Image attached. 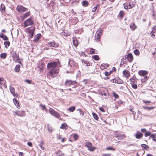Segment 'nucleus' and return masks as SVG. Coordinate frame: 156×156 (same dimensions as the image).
<instances>
[{"instance_id":"f704fd0d","label":"nucleus","mask_w":156,"mask_h":156,"mask_svg":"<svg viewBox=\"0 0 156 156\" xmlns=\"http://www.w3.org/2000/svg\"><path fill=\"white\" fill-rule=\"evenodd\" d=\"M20 65H16L15 68V71L16 72H19L20 70Z\"/></svg>"},{"instance_id":"7ed1b4c3","label":"nucleus","mask_w":156,"mask_h":156,"mask_svg":"<svg viewBox=\"0 0 156 156\" xmlns=\"http://www.w3.org/2000/svg\"><path fill=\"white\" fill-rule=\"evenodd\" d=\"M49 112L52 116L57 118L59 119L60 117V114L51 108H49Z\"/></svg>"},{"instance_id":"dca6fc26","label":"nucleus","mask_w":156,"mask_h":156,"mask_svg":"<svg viewBox=\"0 0 156 156\" xmlns=\"http://www.w3.org/2000/svg\"><path fill=\"white\" fill-rule=\"evenodd\" d=\"M10 92L14 96H16V97H18V94H15V89L13 87L10 86Z\"/></svg>"},{"instance_id":"052dcab7","label":"nucleus","mask_w":156,"mask_h":156,"mask_svg":"<svg viewBox=\"0 0 156 156\" xmlns=\"http://www.w3.org/2000/svg\"><path fill=\"white\" fill-rule=\"evenodd\" d=\"M113 96L114 97L116 98H118L119 96L118 94L115 93L114 92L113 93Z\"/></svg>"},{"instance_id":"f03ea898","label":"nucleus","mask_w":156,"mask_h":156,"mask_svg":"<svg viewBox=\"0 0 156 156\" xmlns=\"http://www.w3.org/2000/svg\"><path fill=\"white\" fill-rule=\"evenodd\" d=\"M23 24L24 27H26L27 26L33 25L34 21L32 20L31 18H29L24 21Z\"/></svg>"},{"instance_id":"69168bd1","label":"nucleus","mask_w":156,"mask_h":156,"mask_svg":"<svg viewBox=\"0 0 156 156\" xmlns=\"http://www.w3.org/2000/svg\"><path fill=\"white\" fill-rule=\"evenodd\" d=\"M124 13L122 11H120V15L122 17L124 15Z\"/></svg>"},{"instance_id":"a878e982","label":"nucleus","mask_w":156,"mask_h":156,"mask_svg":"<svg viewBox=\"0 0 156 156\" xmlns=\"http://www.w3.org/2000/svg\"><path fill=\"white\" fill-rule=\"evenodd\" d=\"M73 41L74 45L76 47L78 45V43L76 38V37H73Z\"/></svg>"},{"instance_id":"72a5a7b5","label":"nucleus","mask_w":156,"mask_h":156,"mask_svg":"<svg viewBox=\"0 0 156 156\" xmlns=\"http://www.w3.org/2000/svg\"><path fill=\"white\" fill-rule=\"evenodd\" d=\"M88 2L87 1H83L82 2V4L83 6L84 7H86L88 5Z\"/></svg>"},{"instance_id":"5fc2aeb1","label":"nucleus","mask_w":156,"mask_h":156,"mask_svg":"<svg viewBox=\"0 0 156 156\" xmlns=\"http://www.w3.org/2000/svg\"><path fill=\"white\" fill-rule=\"evenodd\" d=\"M155 33V32L153 30H152L150 34L151 36L153 38H154L155 36L154 34Z\"/></svg>"},{"instance_id":"c9c22d12","label":"nucleus","mask_w":156,"mask_h":156,"mask_svg":"<svg viewBox=\"0 0 156 156\" xmlns=\"http://www.w3.org/2000/svg\"><path fill=\"white\" fill-rule=\"evenodd\" d=\"M39 107L41 108V109L42 110H45L46 111L47 110V109L45 107V105H42L41 104L39 105Z\"/></svg>"},{"instance_id":"c85d7f7f","label":"nucleus","mask_w":156,"mask_h":156,"mask_svg":"<svg viewBox=\"0 0 156 156\" xmlns=\"http://www.w3.org/2000/svg\"><path fill=\"white\" fill-rule=\"evenodd\" d=\"M130 27L131 30H134L136 28V26L135 25L134 23H133L130 24Z\"/></svg>"},{"instance_id":"13d9d810","label":"nucleus","mask_w":156,"mask_h":156,"mask_svg":"<svg viewBox=\"0 0 156 156\" xmlns=\"http://www.w3.org/2000/svg\"><path fill=\"white\" fill-rule=\"evenodd\" d=\"M98 5H97L96 6L94 7L92 9V11L93 12H94L96 10L97 8V7L98 6Z\"/></svg>"},{"instance_id":"393cba45","label":"nucleus","mask_w":156,"mask_h":156,"mask_svg":"<svg viewBox=\"0 0 156 156\" xmlns=\"http://www.w3.org/2000/svg\"><path fill=\"white\" fill-rule=\"evenodd\" d=\"M152 138L153 140L156 142V134L154 133L151 134L150 136L149 139Z\"/></svg>"},{"instance_id":"b1692460","label":"nucleus","mask_w":156,"mask_h":156,"mask_svg":"<svg viewBox=\"0 0 156 156\" xmlns=\"http://www.w3.org/2000/svg\"><path fill=\"white\" fill-rule=\"evenodd\" d=\"M101 35V34H100L96 32L95 36V40L97 41H99L100 40V38Z\"/></svg>"},{"instance_id":"4c0bfd02","label":"nucleus","mask_w":156,"mask_h":156,"mask_svg":"<svg viewBox=\"0 0 156 156\" xmlns=\"http://www.w3.org/2000/svg\"><path fill=\"white\" fill-rule=\"evenodd\" d=\"M133 52H134V54L138 56L140 55V51L137 49H136Z\"/></svg>"},{"instance_id":"ea45409f","label":"nucleus","mask_w":156,"mask_h":156,"mask_svg":"<svg viewBox=\"0 0 156 156\" xmlns=\"http://www.w3.org/2000/svg\"><path fill=\"white\" fill-rule=\"evenodd\" d=\"M92 58L96 60H98L99 59V57L98 55H93Z\"/></svg>"},{"instance_id":"0e129e2a","label":"nucleus","mask_w":156,"mask_h":156,"mask_svg":"<svg viewBox=\"0 0 156 156\" xmlns=\"http://www.w3.org/2000/svg\"><path fill=\"white\" fill-rule=\"evenodd\" d=\"M62 137V136L60 135H57V138L58 140L60 139Z\"/></svg>"},{"instance_id":"58836bf2","label":"nucleus","mask_w":156,"mask_h":156,"mask_svg":"<svg viewBox=\"0 0 156 156\" xmlns=\"http://www.w3.org/2000/svg\"><path fill=\"white\" fill-rule=\"evenodd\" d=\"M7 56V54L5 53H2L0 55V57L3 59L6 58Z\"/></svg>"},{"instance_id":"cd10ccee","label":"nucleus","mask_w":156,"mask_h":156,"mask_svg":"<svg viewBox=\"0 0 156 156\" xmlns=\"http://www.w3.org/2000/svg\"><path fill=\"white\" fill-rule=\"evenodd\" d=\"M5 7L4 4H1L0 6V11L2 12L5 11Z\"/></svg>"},{"instance_id":"1a4fd4ad","label":"nucleus","mask_w":156,"mask_h":156,"mask_svg":"<svg viewBox=\"0 0 156 156\" xmlns=\"http://www.w3.org/2000/svg\"><path fill=\"white\" fill-rule=\"evenodd\" d=\"M46 45L49 47H53L55 48L58 47V44L55 41L48 42L46 43Z\"/></svg>"},{"instance_id":"79ce46f5","label":"nucleus","mask_w":156,"mask_h":156,"mask_svg":"<svg viewBox=\"0 0 156 156\" xmlns=\"http://www.w3.org/2000/svg\"><path fill=\"white\" fill-rule=\"evenodd\" d=\"M92 115H93L94 118V119H95V120H98V117L96 114H95L94 112H93L92 113Z\"/></svg>"},{"instance_id":"37998d69","label":"nucleus","mask_w":156,"mask_h":156,"mask_svg":"<svg viewBox=\"0 0 156 156\" xmlns=\"http://www.w3.org/2000/svg\"><path fill=\"white\" fill-rule=\"evenodd\" d=\"M0 83L1 85H3L4 87H5V81L3 80V78H2L1 81H0Z\"/></svg>"},{"instance_id":"bb28decb","label":"nucleus","mask_w":156,"mask_h":156,"mask_svg":"<svg viewBox=\"0 0 156 156\" xmlns=\"http://www.w3.org/2000/svg\"><path fill=\"white\" fill-rule=\"evenodd\" d=\"M30 12H29L25 13L22 16V20H23L24 19H25V18H27L28 16H29L30 15Z\"/></svg>"},{"instance_id":"2f4dec72","label":"nucleus","mask_w":156,"mask_h":156,"mask_svg":"<svg viewBox=\"0 0 156 156\" xmlns=\"http://www.w3.org/2000/svg\"><path fill=\"white\" fill-rule=\"evenodd\" d=\"M72 136H73V138L75 140H77L79 138L78 135L76 133L73 134L72 135Z\"/></svg>"},{"instance_id":"5701e85b","label":"nucleus","mask_w":156,"mask_h":156,"mask_svg":"<svg viewBox=\"0 0 156 156\" xmlns=\"http://www.w3.org/2000/svg\"><path fill=\"white\" fill-rule=\"evenodd\" d=\"M108 64L103 63L100 66V68L101 70H103L108 68Z\"/></svg>"},{"instance_id":"7c9ffc66","label":"nucleus","mask_w":156,"mask_h":156,"mask_svg":"<svg viewBox=\"0 0 156 156\" xmlns=\"http://www.w3.org/2000/svg\"><path fill=\"white\" fill-rule=\"evenodd\" d=\"M90 54H94L98 53V51L93 48H91L90 51Z\"/></svg>"},{"instance_id":"680f3d73","label":"nucleus","mask_w":156,"mask_h":156,"mask_svg":"<svg viewBox=\"0 0 156 156\" xmlns=\"http://www.w3.org/2000/svg\"><path fill=\"white\" fill-rule=\"evenodd\" d=\"M25 82H26L28 84H30L31 82V81L30 80H29L28 79L26 80H25Z\"/></svg>"},{"instance_id":"c756f323","label":"nucleus","mask_w":156,"mask_h":156,"mask_svg":"<svg viewBox=\"0 0 156 156\" xmlns=\"http://www.w3.org/2000/svg\"><path fill=\"white\" fill-rule=\"evenodd\" d=\"M81 61L82 63L85 64L86 66H90V63L88 61L83 59H82Z\"/></svg>"},{"instance_id":"338daca9","label":"nucleus","mask_w":156,"mask_h":156,"mask_svg":"<svg viewBox=\"0 0 156 156\" xmlns=\"http://www.w3.org/2000/svg\"><path fill=\"white\" fill-rule=\"evenodd\" d=\"M99 109H100V111H102V112H105V110H104V109L102 108V107H100L99 108Z\"/></svg>"},{"instance_id":"a211bd4d","label":"nucleus","mask_w":156,"mask_h":156,"mask_svg":"<svg viewBox=\"0 0 156 156\" xmlns=\"http://www.w3.org/2000/svg\"><path fill=\"white\" fill-rule=\"evenodd\" d=\"M13 101L14 104L18 108H20V107L18 101L15 98L13 99Z\"/></svg>"},{"instance_id":"bf43d9fd","label":"nucleus","mask_w":156,"mask_h":156,"mask_svg":"<svg viewBox=\"0 0 156 156\" xmlns=\"http://www.w3.org/2000/svg\"><path fill=\"white\" fill-rule=\"evenodd\" d=\"M2 38L5 41L8 40V37L6 35H4L3 36V37H2Z\"/></svg>"},{"instance_id":"e433bc0d","label":"nucleus","mask_w":156,"mask_h":156,"mask_svg":"<svg viewBox=\"0 0 156 156\" xmlns=\"http://www.w3.org/2000/svg\"><path fill=\"white\" fill-rule=\"evenodd\" d=\"M4 44L5 45V48H7L8 46H9L10 44V43L9 41H5L4 42Z\"/></svg>"},{"instance_id":"6e6552de","label":"nucleus","mask_w":156,"mask_h":156,"mask_svg":"<svg viewBox=\"0 0 156 156\" xmlns=\"http://www.w3.org/2000/svg\"><path fill=\"white\" fill-rule=\"evenodd\" d=\"M17 10L20 12H23L27 11L28 9L22 5H18L17 7Z\"/></svg>"},{"instance_id":"4d7b16f0","label":"nucleus","mask_w":156,"mask_h":156,"mask_svg":"<svg viewBox=\"0 0 156 156\" xmlns=\"http://www.w3.org/2000/svg\"><path fill=\"white\" fill-rule=\"evenodd\" d=\"M132 87L134 89H136L137 87V85L135 84L134 83L132 84Z\"/></svg>"},{"instance_id":"a18cd8bd","label":"nucleus","mask_w":156,"mask_h":156,"mask_svg":"<svg viewBox=\"0 0 156 156\" xmlns=\"http://www.w3.org/2000/svg\"><path fill=\"white\" fill-rule=\"evenodd\" d=\"M148 79V78L147 76L145 75L144 76V77L141 80V82H144Z\"/></svg>"},{"instance_id":"c03bdc74","label":"nucleus","mask_w":156,"mask_h":156,"mask_svg":"<svg viewBox=\"0 0 156 156\" xmlns=\"http://www.w3.org/2000/svg\"><path fill=\"white\" fill-rule=\"evenodd\" d=\"M129 81L131 83H135V82L136 81V80L135 78H132L129 79Z\"/></svg>"},{"instance_id":"f3484780","label":"nucleus","mask_w":156,"mask_h":156,"mask_svg":"<svg viewBox=\"0 0 156 156\" xmlns=\"http://www.w3.org/2000/svg\"><path fill=\"white\" fill-rule=\"evenodd\" d=\"M41 37V35L40 34H38L35 35L34 37L33 41L35 42H37L39 40L40 38Z\"/></svg>"},{"instance_id":"de8ad7c7","label":"nucleus","mask_w":156,"mask_h":156,"mask_svg":"<svg viewBox=\"0 0 156 156\" xmlns=\"http://www.w3.org/2000/svg\"><path fill=\"white\" fill-rule=\"evenodd\" d=\"M63 154L61 153L60 151H58L57 152L56 156H62Z\"/></svg>"},{"instance_id":"603ef678","label":"nucleus","mask_w":156,"mask_h":156,"mask_svg":"<svg viewBox=\"0 0 156 156\" xmlns=\"http://www.w3.org/2000/svg\"><path fill=\"white\" fill-rule=\"evenodd\" d=\"M106 150H112V151H115V149L113 148L112 147H108L106 148Z\"/></svg>"},{"instance_id":"3c124183","label":"nucleus","mask_w":156,"mask_h":156,"mask_svg":"<svg viewBox=\"0 0 156 156\" xmlns=\"http://www.w3.org/2000/svg\"><path fill=\"white\" fill-rule=\"evenodd\" d=\"M96 32L102 35L103 32V30L99 28L97 30Z\"/></svg>"},{"instance_id":"9b49d317","label":"nucleus","mask_w":156,"mask_h":156,"mask_svg":"<svg viewBox=\"0 0 156 156\" xmlns=\"http://www.w3.org/2000/svg\"><path fill=\"white\" fill-rule=\"evenodd\" d=\"M14 112L16 115L18 116L24 117L26 115V114H25L24 112L23 111L20 112L19 111H17Z\"/></svg>"},{"instance_id":"423d86ee","label":"nucleus","mask_w":156,"mask_h":156,"mask_svg":"<svg viewBox=\"0 0 156 156\" xmlns=\"http://www.w3.org/2000/svg\"><path fill=\"white\" fill-rule=\"evenodd\" d=\"M123 5L125 9H129L134 7L135 6V4L133 3V2H130L129 3H124Z\"/></svg>"},{"instance_id":"e2e57ef3","label":"nucleus","mask_w":156,"mask_h":156,"mask_svg":"<svg viewBox=\"0 0 156 156\" xmlns=\"http://www.w3.org/2000/svg\"><path fill=\"white\" fill-rule=\"evenodd\" d=\"M141 131L143 133H145L147 132V130L146 129H141Z\"/></svg>"},{"instance_id":"0eeeda50","label":"nucleus","mask_w":156,"mask_h":156,"mask_svg":"<svg viewBox=\"0 0 156 156\" xmlns=\"http://www.w3.org/2000/svg\"><path fill=\"white\" fill-rule=\"evenodd\" d=\"M10 52L12 54V58L13 60L14 61L16 62L20 60L18 55L16 52L12 51H11Z\"/></svg>"},{"instance_id":"4be33fe9","label":"nucleus","mask_w":156,"mask_h":156,"mask_svg":"<svg viewBox=\"0 0 156 156\" xmlns=\"http://www.w3.org/2000/svg\"><path fill=\"white\" fill-rule=\"evenodd\" d=\"M128 60L129 62H131L133 60V57L131 53H129L127 55Z\"/></svg>"},{"instance_id":"8fccbe9b","label":"nucleus","mask_w":156,"mask_h":156,"mask_svg":"<svg viewBox=\"0 0 156 156\" xmlns=\"http://www.w3.org/2000/svg\"><path fill=\"white\" fill-rule=\"evenodd\" d=\"M151 133L150 131H148L146 132V133L144 134V136L145 137H147L148 136H150L151 135Z\"/></svg>"},{"instance_id":"f257e3e1","label":"nucleus","mask_w":156,"mask_h":156,"mask_svg":"<svg viewBox=\"0 0 156 156\" xmlns=\"http://www.w3.org/2000/svg\"><path fill=\"white\" fill-rule=\"evenodd\" d=\"M59 72V69L58 68L52 69L48 73L47 76L49 77L51 76L53 78H54L57 75Z\"/></svg>"},{"instance_id":"473e14b6","label":"nucleus","mask_w":156,"mask_h":156,"mask_svg":"<svg viewBox=\"0 0 156 156\" xmlns=\"http://www.w3.org/2000/svg\"><path fill=\"white\" fill-rule=\"evenodd\" d=\"M60 128L63 129H66L67 128V125L65 123H63L62 124L61 126L60 127Z\"/></svg>"},{"instance_id":"6e6d98bb","label":"nucleus","mask_w":156,"mask_h":156,"mask_svg":"<svg viewBox=\"0 0 156 156\" xmlns=\"http://www.w3.org/2000/svg\"><path fill=\"white\" fill-rule=\"evenodd\" d=\"M47 127H48V131L50 132H52V128H51V127L49 126V125H47Z\"/></svg>"},{"instance_id":"ddd939ff","label":"nucleus","mask_w":156,"mask_h":156,"mask_svg":"<svg viewBox=\"0 0 156 156\" xmlns=\"http://www.w3.org/2000/svg\"><path fill=\"white\" fill-rule=\"evenodd\" d=\"M75 81H72L71 80H66L65 83V84L66 86H70L71 85L73 84L74 83H75Z\"/></svg>"},{"instance_id":"4468645a","label":"nucleus","mask_w":156,"mask_h":156,"mask_svg":"<svg viewBox=\"0 0 156 156\" xmlns=\"http://www.w3.org/2000/svg\"><path fill=\"white\" fill-rule=\"evenodd\" d=\"M113 82L115 83L122 84L123 83V81L119 78H116L113 80Z\"/></svg>"},{"instance_id":"9d476101","label":"nucleus","mask_w":156,"mask_h":156,"mask_svg":"<svg viewBox=\"0 0 156 156\" xmlns=\"http://www.w3.org/2000/svg\"><path fill=\"white\" fill-rule=\"evenodd\" d=\"M114 136L117 138L119 140H121L125 137L123 134L119 133H115L114 134Z\"/></svg>"},{"instance_id":"412c9836","label":"nucleus","mask_w":156,"mask_h":156,"mask_svg":"<svg viewBox=\"0 0 156 156\" xmlns=\"http://www.w3.org/2000/svg\"><path fill=\"white\" fill-rule=\"evenodd\" d=\"M86 146L88 147V149L90 151H93L94 149H92L91 148L92 144L91 143L88 142L86 144Z\"/></svg>"},{"instance_id":"39448f33","label":"nucleus","mask_w":156,"mask_h":156,"mask_svg":"<svg viewBox=\"0 0 156 156\" xmlns=\"http://www.w3.org/2000/svg\"><path fill=\"white\" fill-rule=\"evenodd\" d=\"M101 94L104 95V98H108L109 96V93L107 89L105 88H101L100 89Z\"/></svg>"},{"instance_id":"2eb2a0df","label":"nucleus","mask_w":156,"mask_h":156,"mask_svg":"<svg viewBox=\"0 0 156 156\" xmlns=\"http://www.w3.org/2000/svg\"><path fill=\"white\" fill-rule=\"evenodd\" d=\"M138 73L141 76H144L148 74V72L146 71L140 70L138 72Z\"/></svg>"},{"instance_id":"49530a36","label":"nucleus","mask_w":156,"mask_h":156,"mask_svg":"<svg viewBox=\"0 0 156 156\" xmlns=\"http://www.w3.org/2000/svg\"><path fill=\"white\" fill-rule=\"evenodd\" d=\"M142 147L144 149L147 150L148 148V146L146 144H143L141 145Z\"/></svg>"},{"instance_id":"aec40b11","label":"nucleus","mask_w":156,"mask_h":156,"mask_svg":"<svg viewBox=\"0 0 156 156\" xmlns=\"http://www.w3.org/2000/svg\"><path fill=\"white\" fill-rule=\"evenodd\" d=\"M123 73L126 77H128L130 76L129 72L126 70H124L123 71Z\"/></svg>"},{"instance_id":"6ab92c4d","label":"nucleus","mask_w":156,"mask_h":156,"mask_svg":"<svg viewBox=\"0 0 156 156\" xmlns=\"http://www.w3.org/2000/svg\"><path fill=\"white\" fill-rule=\"evenodd\" d=\"M69 65L71 67L75 66L77 65L73 61L71 60H70L69 61Z\"/></svg>"},{"instance_id":"774afa93","label":"nucleus","mask_w":156,"mask_h":156,"mask_svg":"<svg viewBox=\"0 0 156 156\" xmlns=\"http://www.w3.org/2000/svg\"><path fill=\"white\" fill-rule=\"evenodd\" d=\"M102 156H110V155L109 154H103Z\"/></svg>"},{"instance_id":"09e8293b","label":"nucleus","mask_w":156,"mask_h":156,"mask_svg":"<svg viewBox=\"0 0 156 156\" xmlns=\"http://www.w3.org/2000/svg\"><path fill=\"white\" fill-rule=\"evenodd\" d=\"M77 111H79L80 112V114L82 116H83L84 115V112L81 110L80 109H77Z\"/></svg>"},{"instance_id":"20e7f679","label":"nucleus","mask_w":156,"mask_h":156,"mask_svg":"<svg viewBox=\"0 0 156 156\" xmlns=\"http://www.w3.org/2000/svg\"><path fill=\"white\" fill-rule=\"evenodd\" d=\"M58 63L56 62H51L48 64L47 67L48 69L50 70L54 69H56L57 68L56 67Z\"/></svg>"},{"instance_id":"864d4df0","label":"nucleus","mask_w":156,"mask_h":156,"mask_svg":"<svg viewBox=\"0 0 156 156\" xmlns=\"http://www.w3.org/2000/svg\"><path fill=\"white\" fill-rule=\"evenodd\" d=\"M143 108L145 109H147L149 110H151L152 109H153L154 108V107H143Z\"/></svg>"},{"instance_id":"a19ab883","label":"nucleus","mask_w":156,"mask_h":156,"mask_svg":"<svg viewBox=\"0 0 156 156\" xmlns=\"http://www.w3.org/2000/svg\"><path fill=\"white\" fill-rule=\"evenodd\" d=\"M75 108L74 106H72L69 108L68 110L70 112H73L75 110Z\"/></svg>"},{"instance_id":"f8f14e48","label":"nucleus","mask_w":156,"mask_h":156,"mask_svg":"<svg viewBox=\"0 0 156 156\" xmlns=\"http://www.w3.org/2000/svg\"><path fill=\"white\" fill-rule=\"evenodd\" d=\"M135 136L136 138L137 139H140L143 136V134L139 131H137Z\"/></svg>"}]
</instances>
